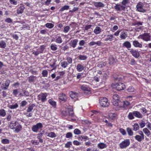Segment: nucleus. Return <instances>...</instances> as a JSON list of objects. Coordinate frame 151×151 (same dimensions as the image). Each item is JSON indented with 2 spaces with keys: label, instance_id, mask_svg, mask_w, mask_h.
<instances>
[{
  "label": "nucleus",
  "instance_id": "obj_1",
  "mask_svg": "<svg viewBox=\"0 0 151 151\" xmlns=\"http://www.w3.org/2000/svg\"><path fill=\"white\" fill-rule=\"evenodd\" d=\"M10 128L12 129H15L16 133L20 132L22 129V126L17 122L12 121L9 124Z\"/></svg>",
  "mask_w": 151,
  "mask_h": 151
},
{
  "label": "nucleus",
  "instance_id": "obj_2",
  "mask_svg": "<svg viewBox=\"0 0 151 151\" xmlns=\"http://www.w3.org/2000/svg\"><path fill=\"white\" fill-rule=\"evenodd\" d=\"M112 86L113 88H115L118 91L123 90L125 88L124 84L121 82H117L115 84H113Z\"/></svg>",
  "mask_w": 151,
  "mask_h": 151
},
{
  "label": "nucleus",
  "instance_id": "obj_3",
  "mask_svg": "<svg viewBox=\"0 0 151 151\" xmlns=\"http://www.w3.org/2000/svg\"><path fill=\"white\" fill-rule=\"evenodd\" d=\"M130 144V141L129 139H124L119 145V147L121 149H123L126 148L129 146Z\"/></svg>",
  "mask_w": 151,
  "mask_h": 151
},
{
  "label": "nucleus",
  "instance_id": "obj_4",
  "mask_svg": "<svg viewBox=\"0 0 151 151\" xmlns=\"http://www.w3.org/2000/svg\"><path fill=\"white\" fill-rule=\"evenodd\" d=\"M99 103L100 105L104 107H107L109 105L107 99L105 97L101 98L99 99Z\"/></svg>",
  "mask_w": 151,
  "mask_h": 151
},
{
  "label": "nucleus",
  "instance_id": "obj_5",
  "mask_svg": "<svg viewBox=\"0 0 151 151\" xmlns=\"http://www.w3.org/2000/svg\"><path fill=\"white\" fill-rule=\"evenodd\" d=\"M150 36L149 33H145L139 35L138 38L141 39L145 41H148L150 40Z\"/></svg>",
  "mask_w": 151,
  "mask_h": 151
},
{
  "label": "nucleus",
  "instance_id": "obj_6",
  "mask_svg": "<svg viewBox=\"0 0 151 151\" xmlns=\"http://www.w3.org/2000/svg\"><path fill=\"white\" fill-rule=\"evenodd\" d=\"M144 4L141 2H139L136 6V10L140 12L145 13L146 10L143 8Z\"/></svg>",
  "mask_w": 151,
  "mask_h": 151
},
{
  "label": "nucleus",
  "instance_id": "obj_7",
  "mask_svg": "<svg viewBox=\"0 0 151 151\" xmlns=\"http://www.w3.org/2000/svg\"><path fill=\"white\" fill-rule=\"evenodd\" d=\"M42 127V124L41 123H38L36 124L33 125L32 128V129L33 132H37L39 130L41 129Z\"/></svg>",
  "mask_w": 151,
  "mask_h": 151
},
{
  "label": "nucleus",
  "instance_id": "obj_8",
  "mask_svg": "<svg viewBox=\"0 0 151 151\" xmlns=\"http://www.w3.org/2000/svg\"><path fill=\"white\" fill-rule=\"evenodd\" d=\"M47 94L46 93H42L38 96V99L39 100H41L42 102H45L46 101L47 97Z\"/></svg>",
  "mask_w": 151,
  "mask_h": 151
},
{
  "label": "nucleus",
  "instance_id": "obj_9",
  "mask_svg": "<svg viewBox=\"0 0 151 151\" xmlns=\"http://www.w3.org/2000/svg\"><path fill=\"white\" fill-rule=\"evenodd\" d=\"M81 88L83 90L85 91V93L87 94H89L91 93V89L88 86L83 85L81 86Z\"/></svg>",
  "mask_w": 151,
  "mask_h": 151
},
{
  "label": "nucleus",
  "instance_id": "obj_10",
  "mask_svg": "<svg viewBox=\"0 0 151 151\" xmlns=\"http://www.w3.org/2000/svg\"><path fill=\"white\" fill-rule=\"evenodd\" d=\"M10 83V80H7L5 83L2 84L1 86V89L2 90H4L7 89L9 86Z\"/></svg>",
  "mask_w": 151,
  "mask_h": 151
},
{
  "label": "nucleus",
  "instance_id": "obj_11",
  "mask_svg": "<svg viewBox=\"0 0 151 151\" xmlns=\"http://www.w3.org/2000/svg\"><path fill=\"white\" fill-rule=\"evenodd\" d=\"M93 5L95 7L97 8L104 7L105 6V4L101 2H94L93 3Z\"/></svg>",
  "mask_w": 151,
  "mask_h": 151
},
{
  "label": "nucleus",
  "instance_id": "obj_12",
  "mask_svg": "<svg viewBox=\"0 0 151 151\" xmlns=\"http://www.w3.org/2000/svg\"><path fill=\"white\" fill-rule=\"evenodd\" d=\"M69 94L70 96L72 99L74 100H76L78 99V94L76 93L71 91L70 92Z\"/></svg>",
  "mask_w": 151,
  "mask_h": 151
},
{
  "label": "nucleus",
  "instance_id": "obj_13",
  "mask_svg": "<svg viewBox=\"0 0 151 151\" xmlns=\"http://www.w3.org/2000/svg\"><path fill=\"white\" fill-rule=\"evenodd\" d=\"M104 37H106L104 40L105 41H111L114 37L113 35L111 34L104 35Z\"/></svg>",
  "mask_w": 151,
  "mask_h": 151
},
{
  "label": "nucleus",
  "instance_id": "obj_14",
  "mask_svg": "<svg viewBox=\"0 0 151 151\" xmlns=\"http://www.w3.org/2000/svg\"><path fill=\"white\" fill-rule=\"evenodd\" d=\"M59 98L60 100L64 101H66L67 99L66 95L63 93H61L59 94Z\"/></svg>",
  "mask_w": 151,
  "mask_h": 151
},
{
  "label": "nucleus",
  "instance_id": "obj_15",
  "mask_svg": "<svg viewBox=\"0 0 151 151\" xmlns=\"http://www.w3.org/2000/svg\"><path fill=\"white\" fill-rule=\"evenodd\" d=\"M133 112V115L135 117L139 119L142 118V115L140 112L137 111H134Z\"/></svg>",
  "mask_w": 151,
  "mask_h": 151
},
{
  "label": "nucleus",
  "instance_id": "obj_16",
  "mask_svg": "<svg viewBox=\"0 0 151 151\" xmlns=\"http://www.w3.org/2000/svg\"><path fill=\"white\" fill-rule=\"evenodd\" d=\"M130 52L134 57L136 58H137L139 57V54L137 51L134 50L132 49L130 51Z\"/></svg>",
  "mask_w": 151,
  "mask_h": 151
},
{
  "label": "nucleus",
  "instance_id": "obj_17",
  "mask_svg": "<svg viewBox=\"0 0 151 151\" xmlns=\"http://www.w3.org/2000/svg\"><path fill=\"white\" fill-rule=\"evenodd\" d=\"M78 42L77 39H75L70 41V46L73 48H75L77 45V43Z\"/></svg>",
  "mask_w": 151,
  "mask_h": 151
},
{
  "label": "nucleus",
  "instance_id": "obj_18",
  "mask_svg": "<svg viewBox=\"0 0 151 151\" xmlns=\"http://www.w3.org/2000/svg\"><path fill=\"white\" fill-rule=\"evenodd\" d=\"M114 8L115 10L117 11H120L121 9H124L125 7L123 6V5H121L120 4H116L115 6H114Z\"/></svg>",
  "mask_w": 151,
  "mask_h": 151
},
{
  "label": "nucleus",
  "instance_id": "obj_19",
  "mask_svg": "<svg viewBox=\"0 0 151 151\" xmlns=\"http://www.w3.org/2000/svg\"><path fill=\"white\" fill-rule=\"evenodd\" d=\"M133 45L136 47L141 48L142 45L137 40H134L133 42Z\"/></svg>",
  "mask_w": 151,
  "mask_h": 151
},
{
  "label": "nucleus",
  "instance_id": "obj_20",
  "mask_svg": "<svg viewBox=\"0 0 151 151\" xmlns=\"http://www.w3.org/2000/svg\"><path fill=\"white\" fill-rule=\"evenodd\" d=\"M142 131L147 137H149L151 136V133L147 128H144Z\"/></svg>",
  "mask_w": 151,
  "mask_h": 151
},
{
  "label": "nucleus",
  "instance_id": "obj_21",
  "mask_svg": "<svg viewBox=\"0 0 151 151\" xmlns=\"http://www.w3.org/2000/svg\"><path fill=\"white\" fill-rule=\"evenodd\" d=\"M25 8L24 6L22 5L20 6L17 10V13L18 14H22L24 11V9Z\"/></svg>",
  "mask_w": 151,
  "mask_h": 151
},
{
  "label": "nucleus",
  "instance_id": "obj_22",
  "mask_svg": "<svg viewBox=\"0 0 151 151\" xmlns=\"http://www.w3.org/2000/svg\"><path fill=\"white\" fill-rule=\"evenodd\" d=\"M84 69L83 66L80 64H78L76 67V69L78 72L82 71Z\"/></svg>",
  "mask_w": 151,
  "mask_h": 151
},
{
  "label": "nucleus",
  "instance_id": "obj_23",
  "mask_svg": "<svg viewBox=\"0 0 151 151\" xmlns=\"http://www.w3.org/2000/svg\"><path fill=\"white\" fill-rule=\"evenodd\" d=\"M35 104H29L28 106L27 109V112H30L33 109V108L35 107Z\"/></svg>",
  "mask_w": 151,
  "mask_h": 151
},
{
  "label": "nucleus",
  "instance_id": "obj_24",
  "mask_svg": "<svg viewBox=\"0 0 151 151\" xmlns=\"http://www.w3.org/2000/svg\"><path fill=\"white\" fill-rule=\"evenodd\" d=\"M123 45L124 47H125L128 49L130 48L131 47V44L128 41H126L124 42L123 44Z\"/></svg>",
  "mask_w": 151,
  "mask_h": 151
},
{
  "label": "nucleus",
  "instance_id": "obj_25",
  "mask_svg": "<svg viewBox=\"0 0 151 151\" xmlns=\"http://www.w3.org/2000/svg\"><path fill=\"white\" fill-rule=\"evenodd\" d=\"M108 75L106 73H104L101 76L99 77V78H101L102 80L103 81V82H104L107 79Z\"/></svg>",
  "mask_w": 151,
  "mask_h": 151
},
{
  "label": "nucleus",
  "instance_id": "obj_26",
  "mask_svg": "<svg viewBox=\"0 0 151 151\" xmlns=\"http://www.w3.org/2000/svg\"><path fill=\"white\" fill-rule=\"evenodd\" d=\"M97 146L100 149H103L106 148L107 145L106 144L103 143H100L98 144Z\"/></svg>",
  "mask_w": 151,
  "mask_h": 151
},
{
  "label": "nucleus",
  "instance_id": "obj_27",
  "mask_svg": "<svg viewBox=\"0 0 151 151\" xmlns=\"http://www.w3.org/2000/svg\"><path fill=\"white\" fill-rule=\"evenodd\" d=\"M8 107L11 109H16L18 107V105L17 103H16L14 104H8Z\"/></svg>",
  "mask_w": 151,
  "mask_h": 151
},
{
  "label": "nucleus",
  "instance_id": "obj_28",
  "mask_svg": "<svg viewBox=\"0 0 151 151\" xmlns=\"http://www.w3.org/2000/svg\"><path fill=\"white\" fill-rule=\"evenodd\" d=\"M120 37L122 39H125L127 36V33L124 32H122L120 34Z\"/></svg>",
  "mask_w": 151,
  "mask_h": 151
},
{
  "label": "nucleus",
  "instance_id": "obj_29",
  "mask_svg": "<svg viewBox=\"0 0 151 151\" xmlns=\"http://www.w3.org/2000/svg\"><path fill=\"white\" fill-rule=\"evenodd\" d=\"M134 137L139 142H141L144 139V137H142L138 135H136Z\"/></svg>",
  "mask_w": 151,
  "mask_h": 151
},
{
  "label": "nucleus",
  "instance_id": "obj_30",
  "mask_svg": "<svg viewBox=\"0 0 151 151\" xmlns=\"http://www.w3.org/2000/svg\"><path fill=\"white\" fill-rule=\"evenodd\" d=\"M101 29L100 27H96L94 30V32L96 34H98L100 33L101 32Z\"/></svg>",
  "mask_w": 151,
  "mask_h": 151
},
{
  "label": "nucleus",
  "instance_id": "obj_31",
  "mask_svg": "<svg viewBox=\"0 0 151 151\" xmlns=\"http://www.w3.org/2000/svg\"><path fill=\"white\" fill-rule=\"evenodd\" d=\"M35 76H30L28 78V80L29 83L34 82L36 79Z\"/></svg>",
  "mask_w": 151,
  "mask_h": 151
},
{
  "label": "nucleus",
  "instance_id": "obj_32",
  "mask_svg": "<svg viewBox=\"0 0 151 151\" xmlns=\"http://www.w3.org/2000/svg\"><path fill=\"white\" fill-rule=\"evenodd\" d=\"M116 116V115L115 113H110L109 115L108 118L109 119L114 120L115 119V118Z\"/></svg>",
  "mask_w": 151,
  "mask_h": 151
},
{
  "label": "nucleus",
  "instance_id": "obj_33",
  "mask_svg": "<svg viewBox=\"0 0 151 151\" xmlns=\"http://www.w3.org/2000/svg\"><path fill=\"white\" fill-rule=\"evenodd\" d=\"M121 104H122V106H119L123 107H125L128 106L129 104V103L127 101H125L121 103Z\"/></svg>",
  "mask_w": 151,
  "mask_h": 151
},
{
  "label": "nucleus",
  "instance_id": "obj_34",
  "mask_svg": "<svg viewBox=\"0 0 151 151\" xmlns=\"http://www.w3.org/2000/svg\"><path fill=\"white\" fill-rule=\"evenodd\" d=\"M69 114L70 116H74V114L73 112V110L72 108H69L68 109Z\"/></svg>",
  "mask_w": 151,
  "mask_h": 151
},
{
  "label": "nucleus",
  "instance_id": "obj_35",
  "mask_svg": "<svg viewBox=\"0 0 151 151\" xmlns=\"http://www.w3.org/2000/svg\"><path fill=\"white\" fill-rule=\"evenodd\" d=\"M127 131L129 136H132L133 135V132L132 129L129 128H127Z\"/></svg>",
  "mask_w": 151,
  "mask_h": 151
},
{
  "label": "nucleus",
  "instance_id": "obj_36",
  "mask_svg": "<svg viewBox=\"0 0 151 151\" xmlns=\"http://www.w3.org/2000/svg\"><path fill=\"white\" fill-rule=\"evenodd\" d=\"M55 41L58 43H61L62 42L63 40L61 37L59 36L55 38Z\"/></svg>",
  "mask_w": 151,
  "mask_h": 151
},
{
  "label": "nucleus",
  "instance_id": "obj_37",
  "mask_svg": "<svg viewBox=\"0 0 151 151\" xmlns=\"http://www.w3.org/2000/svg\"><path fill=\"white\" fill-rule=\"evenodd\" d=\"M47 136L51 138H54L56 136V135L55 133L50 132L48 133Z\"/></svg>",
  "mask_w": 151,
  "mask_h": 151
},
{
  "label": "nucleus",
  "instance_id": "obj_38",
  "mask_svg": "<svg viewBox=\"0 0 151 151\" xmlns=\"http://www.w3.org/2000/svg\"><path fill=\"white\" fill-rule=\"evenodd\" d=\"M6 44L4 41L1 40L0 41V47L2 48H4L6 47Z\"/></svg>",
  "mask_w": 151,
  "mask_h": 151
},
{
  "label": "nucleus",
  "instance_id": "obj_39",
  "mask_svg": "<svg viewBox=\"0 0 151 151\" xmlns=\"http://www.w3.org/2000/svg\"><path fill=\"white\" fill-rule=\"evenodd\" d=\"M48 102L49 103L53 106L54 107H55L56 106V102L54 101H53L51 99H49L48 100Z\"/></svg>",
  "mask_w": 151,
  "mask_h": 151
},
{
  "label": "nucleus",
  "instance_id": "obj_40",
  "mask_svg": "<svg viewBox=\"0 0 151 151\" xmlns=\"http://www.w3.org/2000/svg\"><path fill=\"white\" fill-rule=\"evenodd\" d=\"M68 64L66 61H63L61 62L60 65L63 68H65L68 65Z\"/></svg>",
  "mask_w": 151,
  "mask_h": 151
},
{
  "label": "nucleus",
  "instance_id": "obj_41",
  "mask_svg": "<svg viewBox=\"0 0 151 151\" xmlns=\"http://www.w3.org/2000/svg\"><path fill=\"white\" fill-rule=\"evenodd\" d=\"M78 59L81 60H85L87 58V57L86 55H80L78 57Z\"/></svg>",
  "mask_w": 151,
  "mask_h": 151
},
{
  "label": "nucleus",
  "instance_id": "obj_42",
  "mask_svg": "<svg viewBox=\"0 0 151 151\" xmlns=\"http://www.w3.org/2000/svg\"><path fill=\"white\" fill-rule=\"evenodd\" d=\"M6 115V112L3 109H2L0 110V116L4 117Z\"/></svg>",
  "mask_w": 151,
  "mask_h": 151
},
{
  "label": "nucleus",
  "instance_id": "obj_43",
  "mask_svg": "<svg viewBox=\"0 0 151 151\" xmlns=\"http://www.w3.org/2000/svg\"><path fill=\"white\" fill-rule=\"evenodd\" d=\"M132 127H133V130L134 131H136L139 129V126L137 124H135Z\"/></svg>",
  "mask_w": 151,
  "mask_h": 151
},
{
  "label": "nucleus",
  "instance_id": "obj_44",
  "mask_svg": "<svg viewBox=\"0 0 151 151\" xmlns=\"http://www.w3.org/2000/svg\"><path fill=\"white\" fill-rule=\"evenodd\" d=\"M78 139L82 140L83 139H84L85 140H88L89 139L86 136L82 135L80 136L78 138Z\"/></svg>",
  "mask_w": 151,
  "mask_h": 151
},
{
  "label": "nucleus",
  "instance_id": "obj_45",
  "mask_svg": "<svg viewBox=\"0 0 151 151\" xmlns=\"http://www.w3.org/2000/svg\"><path fill=\"white\" fill-rule=\"evenodd\" d=\"M69 6L68 5H65L61 8L59 10L60 11H63L65 10H67L69 9Z\"/></svg>",
  "mask_w": 151,
  "mask_h": 151
},
{
  "label": "nucleus",
  "instance_id": "obj_46",
  "mask_svg": "<svg viewBox=\"0 0 151 151\" xmlns=\"http://www.w3.org/2000/svg\"><path fill=\"white\" fill-rule=\"evenodd\" d=\"M133 115V112H130L128 116V117L129 119H132L134 118Z\"/></svg>",
  "mask_w": 151,
  "mask_h": 151
},
{
  "label": "nucleus",
  "instance_id": "obj_47",
  "mask_svg": "<svg viewBox=\"0 0 151 151\" xmlns=\"http://www.w3.org/2000/svg\"><path fill=\"white\" fill-rule=\"evenodd\" d=\"M45 26L51 29L53 27L54 25L51 23H47L46 24Z\"/></svg>",
  "mask_w": 151,
  "mask_h": 151
},
{
  "label": "nucleus",
  "instance_id": "obj_48",
  "mask_svg": "<svg viewBox=\"0 0 151 151\" xmlns=\"http://www.w3.org/2000/svg\"><path fill=\"white\" fill-rule=\"evenodd\" d=\"M1 142L4 144H8L9 143V141L6 139H3L1 140Z\"/></svg>",
  "mask_w": 151,
  "mask_h": 151
},
{
  "label": "nucleus",
  "instance_id": "obj_49",
  "mask_svg": "<svg viewBox=\"0 0 151 151\" xmlns=\"http://www.w3.org/2000/svg\"><path fill=\"white\" fill-rule=\"evenodd\" d=\"M129 3V0H123L122 2V4L123 5V6L125 7L126 4Z\"/></svg>",
  "mask_w": 151,
  "mask_h": 151
},
{
  "label": "nucleus",
  "instance_id": "obj_50",
  "mask_svg": "<svg viewBox=\"0 0 151 151\" xmlns=\"http://www.w3.org/2000/svg\"><path fill=\"white\" fill-rule=\"evenodd\" d=\"M113 99L112 100H119V95L117 94H114L113 96Z\"/></svg>",
  "mask_w": 151,
  "mask_h": 151
},
{
  "label": "nucleus",
  "instance_id": "obj_51",
  "mask_svg": "<svg viewBox=\"0 0 151 151\" xmlns=\"http://www.w3.org/2000/svg\"><path fill=\"white\" fill-rule=\"evenodd\" d=\"M119 100H112V103H113L114 105L115 106H118L119 105Z\"/></svg>",
  "mask_w": 151,
  "mask_h": 151
},
{
  "label": "nucleus",
  "instance_id": "obj_52",
  "mask_svg": "<svg viewBox=\"0 0 151 151\" xmlns=\"http://www.w3.org/2000/svg\"><path fill=\"white\" fill-rule=\"evenodd\" d=\"M74 133L75 134H81V132L79 129H76L74 131Z\"/></svg>",
  "mask_w": 151,
  "mask_h": 151
},
{
  "label": "nucleus",
  "instance_id": "obj_53",
  "mask_svg": "<svg viewBox=\"0 0 151 151\" xmlns=\"http://www.w3.org/2000/svg\"><path fill=\"white\" fill-rule=\"evenodd\" d=\"M136 28L135 29V30L136 31L139 32L140 30H142L144 29V27L143 26H140L139 27H136Z\"/></svg>",
  "mask_w": 151,
  "mask_h": 151
},
{
  "label": "nucleus",
  "instance_id": "obj_54",
  "mask_svg": "<svg viewBox=\"0 0 151 151\" xmlns=\"http://www.w3.org/2000/svg\"><path fill=\"white\" fill-rule=\"evenodd\" d=\"M42 74L43 77H47L48 74V72L47 70H45L42 71Z\"/></svg>",
  "mask_w": 151,
  "mask_h": 151
},
{
  "label": "nucleus",
  "instance_id": "obj_55",
  "mask_svg": "<svg viewBox=\"0 0 151 151\" xmlns=\"http://www.w3.org/2000/svg\"><path fill=\"white\" fill-rule=\"evenodd\" d=\"M50 47L51 49L53 50H55L57 49L56 45L53 44H51Z\"/></svg>",
  "mask_w": 151,
  "mask_h": 151
},
{
  "label": "nucleus",
  "instance_id": "obj_56",
  "mask_svg": "<svg viewBox=\"0 0 151 151\" xmlns=\"http://www.w3.org/2000/svg\"><path fill=\"white\" fill-rule=\"evenodd\" d=\"M9 2L11 4L16 5L17 4V1L15 0H9Z\"/></svg>",
  "mask_w": 151,
  "mask_h": 151
},
{
  "label": "nucleus",
  "instance_id": "obj_57",
  "mask_svg": "<svg viewBox=\"0 0 151 151\" xmlns=\"http://www.w3.org/2000/svg\"><path fill=\"white\" fill-rule=\"evenodd\" d=\"M134 88L132 86H129L127 89L129 92H133L134 91Z\"/></svg>",
  "mask_w": 151,
  "mask_h": 151
},
{
  "label": "nucleus",
  "instance_id": "obj_58",
  "mask_svg": "<svg viewBox=\"0 0 151 151\" xmlns=\"http://www.w3.org/2000/svg\"><path fill=\"white\" fill-rule=\"evenodd\" d=\"M70 27L68 26H65L64 27L63 32L65 33H67L69 30Z\"/></svg>",
  "mask_w": 151,
  "mask_h": 151
},
{
  "label": "nucleus",
  "instance_id": "obj_59",
  "mask_svg": "<svg viewBox=\"0 0 151 151\" xmlns=\"http://www.w3.org/2000/svg\"><path fill=\"white\" fill-rule=\"evenodd\" d=\"M114 78H115V81H121L122 79V78L120 77L119 76H118L117 77H114Z\"/></svg>",
  "mask_w": 151,
  "mask_h": 151
},
{
  "label": "nucleus",
  "instance_id": "obj_60",
  "mask_svg": "<svg viewBox=\"0 0 151 151\" xmlns=\"http://www.w3.org/2000/svg\"><path fill=\"white\" fill-rule=\"evenodd\" d=\"M73 135L71 132H68L66 134V137L67 138H70L72 137Z\"/></svg>",
  "mask_w": 151,
  "mask_h": 151
},
{
  "label": "nucleus",
  "instance_id": "obj_61",
  "mask_svg": "<svg viewBox=\"0 0 151 151\" xmlns=\"http://www.w3.org/2000/svg\"><path fill=\"white\" fill-rule=\"evenodd\" d=\"M139 125L141 128H142L145 126V123L144 121H142L139 123Z\"/></svg>",
  "mask_w": 151,
  "mask_h": 151
},
{
  "label": "nucleus",
  "instance_id": "obj_62",
  "mask_svg": "<svg viewBox=\"0 0 151 151\" xmlns=\"http://www.w3.org/2000/svg\"><path fill=\"white\" fill-rule=\"evenodd\" d=\"M72 145L71 142H68L65 144V147L66 148H69L70 146Z\"/></svg>",
  "mask_w": 151,
  "mask_h": 151
},
{
  "label": "nucleus",
  "instance_id": "obj_63",
  "mask_svg": "<svg viewBox=\"0 0 151 151\" xmlns=\"http://www.w3.org/2000/svg\"><path fill=\"white\" fill-rule=\"evenodd\" d=\"M31 143L32 144H34V145H38L39 143V142H38L37 141L35 140H32L31 141Z\"/></svg>",
  "mask_w": 151,
  "mask_h": 151
},
{
  "label": "nucleus",
  "instance_id": "obj_64",
  "mask_svg": "<svg viewBox=\"0 0 151 151\" xmlns=\"http://www.w3.org/2000/svg\"><path fill=\"white\" fill-rule=\"evenodd\" d=\"M5 21L6 22L10 23H12L13 22V21L12 20L11 18H8L6 19L5 20Z\"/></svg>",
  "mask_w": 151,
  "mask_h": 151
}]
</instances>
